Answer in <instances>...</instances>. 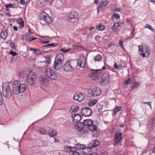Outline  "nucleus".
<instances>
[{"label": "nucleus", "mask_w": 155, "mask_h": 155, "mask_svg": "<svg viewBox=\"0 0 155 155\" xmlns=\"http://www.w3.org/2000/svg\"><path fill=\"white\" fill-rule=\"evenodd\" d=\"M77 133L79 135L83 136H85L89 134L88 131L87 129L82 128L78 130Z\"/></svg>", "instance_id": "obj_16"}, {"label": "nucleus", "mask_w": 155, "mask_h": 155, "mask_svg": "<svg viewBox=\"0 0 155 155\" xmlns=\"http://www.w3.org/2000/svg\"><path fill=\"white\" fill-rule=\"evenodd\" d=\"M5 7L7 8H15L14 5L13 4H6L5 5Z\"/></svg>", "instance_id": "obj_42"}, {"label": "nucleus", "mask_w": 155, "mask_h": 155, "mask_svg": "<svg viewBox=\"0 0 155 155\" xmlns=\"http://www.w3.org/2000/svg\"><path fill=\"white\" fill-rule=\"evenodd\" d=\"M143 103L144 104H147L149 105L150 107L151 108V103L150 102H143Z\"/></svg>", "instance_id": "obj_57"}, {"label": "nucleus", "mask_w": 155, "mask_h": 155, "mask_svg": "<svg viewBox=\"0 0 155 155\" xmlns=\"http://www.w3.org/2000/svg\"><path fill=\"white\" fill-rule=\"evenodd\" d=\"M145 28H148L149 29L152 31H153L154 30V28H152L150 25L148 24H147L145 25Z\"/></svg>", "instance_id": "obj_44"}, {"label": "nucleus", "mask_w": 155, "mask_h": 155, "mask_svg": "<svg viewBox=\"0 0 155 155\" xmlns=\"http://www.w3.org/2000/svg\"><path fill=\"white\" fill-rule=\"evenodd\" d=\"M91 110L88 107H84L82 108L81 113L82 115L85 117H89L92 114Z\"/></svg>", "instance_id": "obj_10"}, {"label": "nucleus", "mask_w": 155, "mask_h": 155, "mask_svg": "<svg viewBox=\"0 0 155 155\" xmlns=\"http://www.w3.org/2000/svg\"><path fill=\"white\" fill-rule=\"evenodd\" d=\"M78 94L76 93L75 94L73 97V99L76 101H79V98H78Z\"/></svg>", "instance_id": "obj_46"}, {"label": "nucleus", "mask_w": 155, "mask_h": 155, "mask_svg": "<svg viewBox=\"0 0 155 155\" xmlns=\"http://www.w3.org/2000/svg\"><path fill=\"white\" fill-rule=\"evenodd\" d=\"M57 46V44L56 43H52L51 44H49V46H51L53 47H55Z\"/></svg>", "instance_id": "obj_56"}, {"label": "nucleus", "mask_w": 155, "mask_h": 155, "mask_svg": "<svg viewBox=\"0 0 155 155\" xmlns=\"http://www.w3.org/2000/svg\"><path fill=\"white\" fill-rule=\"evenodd\" d=\"M39 131L40 133L42 135H45L47 131L45 129L43 128H40L39 129Z\"/></svg>", "instance_id": "obj_39"}, {"label": "nucleus", "mask_w": 155, "mask_h": 155, "mask_svg": "<svg viewBox=\"0 0 155 155\" xmlns=\"http://www.w3.org/2000/svg\"><path fill=\"white\" fill-rule=\"evenodd\" d=\"M41 42L43 44H47L48 43V41H42V40H41Z\"/></svg>", "instance_id": "obj_60"}, {"label": "nucleus", "mask_w": 155, "mask_h": 155, "mask_svg": "<svg viewBox=\"0 0 155 155\" xmlns=\"http://www.w3.org/2000/svg\"><path fill=\"white\" fill-rule=\"evenodd\" d=\"M49 140H50V143H58L60 140L58 139H56L54 137H50Z\"/></svg>", "instance_id": "obj_26"}, {"label": "nucleus", "mask_w": 155, "mask_h": 155, "mask_svg": "<svg viewBox=\"0 0 155 155\" xmlns=\"http://www.w3.org/2000/svg\"><path fill=\"white\" fill-rule=\"evenodd\" d=\"M60 50L61 51L64 53H67L68 51L71 50V49L70 48H68V49L65 48H61Z\"/></svg>", "instance_id": "obj_45"}, {"label": "nucleus", "mask_w": 155, "mask_h": 155, "mask_svg": "<svg viewBox=\"0 0 155 155\" xmlns=\"http://www.w3.org/2000/svg\"><path fill=\"white\" fill-rule=\"evenodd\" d=\"M9 53L10 54L14 56H15L17 55V54L15 52L12 51H10L9 52Z\"/></svg>", "instance_id": "obj_51"}, {"label": "nucleus", "mask_w": 155, "mask_h": 155, "mask_svg": "<svg viewBox=\"0 0 155 155\" xmlns=\"http://www.w3.org/2000/svg\"><path fill=\"white\" fill-rule=\"evenodd\" d=\"M91 149V148L90 147L89 145V147H87L85 146V147L83 148L82 150V152L84 154H88V152L90 151Z\"/></svg>", "instance_id": "obj_22"}, {"label": "nucleus", "mask_w": 155, "mask_h": 155, "mask_svg": "<svg viewBox=\"0 0 155 155\" xmlns=\"http://www.w3.org/2000/svg\"><path fill=\"white\" fill-rule=\"evenodd\" d=\"M72 155H80L78 152L77 151H74L72 153Z\"/></svg>", "instance_id": "obj_58"}, {"label": "nucleus", "mask_w": 155, "mask_h": 155, "mask_svg": "<svg viewBox=\"0 0 155 155\" xmlns=\"http://www.w3.org/2000/svg\"><path fill=\"white\" fill-rule=\"evenodd\" d=\"M36 5L39 8L42 7L44 5V2L38 0L36 2Z\"/></svg>", "instance_id": "obj_38"}, {"label": "nucleus", "mask_w": 155, "mask_h": 155, "mask_svg": "<svg viewBox=\"0 0 155 155\" xmlns=\"http://www.w3.org/2000/svg\"><path fill=\"white\" fill-rule=\"evenodd\" d=\"M91 72L89 74V76L92 80H97L98 79L99 76L98 74L101 73L103 71L102 69H92L91 70Z\"/></svg>", "instance_id": "obj_7"}, {"label": "nucleus", "mask_w": 155, "mask_h": 155, "mask_svg": "<svg viewBox=\"0 0 155 155\" xmlns=\"http://www.w3.org/2000/svg\"><path fill=\"white\" fill-rule=\"evenodd\" d=\"M97 102L96 100H92L88 102V104L89 106H92L94 105Z\"/></svg>", "instance_id": "obj_35"}, {"label": "nucleus", "mask_w": 155, "mask_h": 155, "mask_svg": "<svg viewBox=\"0 0 155 155\" xmlns=\"http://www.w3.org/2000/svg\"><path fill=\"white\" fill-rule=\"evenodd\" d=\"M71 117L73 118V121L76 122H78L81 120L82 118L81 115L79 114H75L74 115H72Z\"/></svg>", "instance_id": "obj_17"}, {"label": "nucleus", "mask_w": 155, "mask_h": 155, "mask_svg": "<svg viewBox=\"0 0 155 155\" xmlns=\"http://www.w3.org/2000/svg\"><path fill=\"white\" fill-rule=\"evenodd\" d=\"M96 28L99 31H101L104 30L105 28V27L104 25L99 24L96 27Z\"/></svg>", "instance_id": "obj_37"}, {"label": "nucleus", "mask_w": 155, "mask_h": 155, "mask_svg": "<svg viewBox=\"0 0 155 155\" xmlns=\"http://www.w3.org/2000/svg\"><path fill=\"white\" fill-rule=\"evenodd\" d=\"M79 109V107L78 106L76 107H72L70 110L71 113L76 112Z\"/></svg>", "instance_id": "obj_33"}, {"label": "nucleus", "mask_w": 155, "mask_h": 155, "mask_svg": "<svg viewBox=\"0 0 155 155\" xmlns=\"http://www.w3.org/2000/svg\"><path fill=\"white\" fill-rule=\"evenodd\" d=\"M113 16L115 18L117 19L119 18L120 17V15L117 13L114 14L113 15Z\"/></svg>", "instance_id": "obj_49"}, {"label": "nucleus", "mask_w": 155, "mask_h": 155, "mask_svg": "<svg viewBox=\"0 0 155 155\" xmlns=\"http://www.w3.org/2000/svg\"><path fill=\"white\" fill-rule=\"evenodd\" d=\"M10 45L12 48H14L15 47V45L14 43H10Z\"/></svg>", "instance_id": "obj_61"}, {"label": "nucleus", "mask_w": 155, "mask_h": 155, "mask_svg": "<svg viewBox=\"0 0 155 155\" xmlns=\"http://www.w3.org/2000/svg\"><path fill=\"white\" fill-rule=\"evenodd\" d=\"M131 80L129 78L127 81H124V84L125 85H127L130 84V81Z\"/></svg>", "instance_id": "obj_47"}, {"label": "nucleus", "mask_w": 155, "mask_h": 155, "mask_svg": "<svg viewBox=\"0 0 155 155\" xmlns=\"http://www.w3.org/2000/svg\"><path fill=\"white\" fill-rule=\"evenodd\" d=\"M77 65L80 68H83L85 66V59L84 58L80 57L77 60Z\"/></svg>", "instance_id": "obj_15"}, {"label": "nucleus", "mask_w": 155, "mask_h": 155, "mask_svg": "<svg viewBox=\"0 0 155 155\" xmlns=\"http://www.w3.org/2000/svg\"><path fill=\"white\" fill-rule=\"evenodd\" d=\"M101 57L100 55L98 54L95 57L94 59L95 61H98L101 59Z\"/></svg>", "instance_id": "obj_43"}, {"label": "nucleus", "mask_w": 155, "mask_h": 155, "mask_svg": "<svg viewBox=\"0 0 155 155\" xmlns=\"http://www.w3.org/2000/svg\"><path fill=\"white\" fill-rule=\"evenodd\" d=\"M103 106L99 104H98L96 105L95 107V110L97 111L100 113L102 111V109Z\"/></svg>", "instance_id": "obj_31"}, {"label": "nucleus", "mask_w": 155, "mask_h": 155, "mask_svg": "<svg viewBox=\"0 0 155 155\" xmlns=\"http://www.w3.org/2000/svg\"><path fill=\"white\" fill-rule=\"evenodd\" d=\"M79 128V127L78 124H76L75 125V128L76 129H78Z\"/></svg>", "instance_id": "obj_64"}, {"label": "nucleus", "mask_w": 155, "mask_h": 155, "mask_svg": "<svg viewBox=\"0 0 155 155\" xmlns=\"http://www.w3.org/2000/svg\"><path fill=\"white\" fill-rule=\"evenodd\" d=\"M78 13L75 11L71 12L67 17L66 18L68 21H71L73 22H76L78 20Z\"/></svg>", "instance_id": "obj_8"}, {"label": "nucleus", "mask_w": 155, "mask_h": 155, "mask_svg": "<svg viewBox=\"0 0 155 155\" xmlns=\"http://www.w3.org/2000/svg\"><path fill=\"white\" fill-rule=\"evenodd\" d=\"M10 82H5L2 84V91L4 97L10 98L12 96V93L10 85Z\"/></svg>", "instance_id": "obj_2"}, {"label": "nucleus", "mask_w": 155, "mask_h": 155, "mask_svg": "<svg viewBox=\"0 0 155 155\" xmlns=\"http://www.w3.org/2000/svg\"><path fill=\"white\" fill-rule=\"evenodd\" d=\"M138 47L139 51L142 52L141 54L143 58H148L150 56L151 51L148 45H145L144 47L142 46H138Z\"/></svg>", "instance_id": "obj_4"}, {"label": "nucleus", "mask_w": 155, "mask_h": 155, "mask_svg": "<svg viewBox=\"0 0 155 155\" xmlns=\"http://www.w3.org/2000/svg\"><path fill=\"white\" fill-rule=\"evenodd\" d=\"M62 63L63 62L61 61L55 59L53 66L54 69L55 70H58L60 69L62 66Z\"/></svg>", "instance_id": "obj_11"}, {"label": "nucleus", "mask_w": 155, "mask_h": 155, "mask_svg": "<svg viewBox=\"0 0 155 155\" xmlns=\"http://www.w3.org/2000/svg\"><path fill=\"white\" fill-rule=\"evenodd\" d=\"M74 62L72 61H66L63 66L64 71L67 72H71L74 71Z\"/></svg>", "instance_id": "obj_6"}, {"label": "nucleus", "mask_w": 155, "mask_h": 155, "mask_svg": "<svg viewBox=\"0 0 155 155\" xmlns=\"http://www.w3.org/2000/svg\"><path fill=\"white\" fill-rule=\"evenodd\" d=\"M119 45L122 48H123L124 47L123 46V43L124 42V41L123 40H121V39H120L119 40Z\"/></svg>", "instance_id": "obj_50"}, {"label": "nucleus", "mask_w": 155, "mask_h": 155, "mask_svg": "<svg viewBox=\"0 0 155 155\" xmlns=\"http://www.w3.org/2000/svg\"><path fill=\"white\" fill-rule=\"evenodd\" d=\"M25 76V74L24 71H21L19 73V76L21 78H23Z\"/></svg>", "instance_id": "obj_41"}, {"label": "nucleus", "mask_w": 155, "mask_h": 155, "mask_svg": "<svg viewBox=\"0 0 155 155\" xmlns=\"http://www.w3.org/2000/svg\"><path fill=\"white\" fill-rule=\"evenodd\" d=\"M122 139V134L121 133L116 134L115 135L114 139V144L116 145L118 144L121 140Z\"/></svg>", "instance_id": "obj_12"}, {"label": "nucleus", "mask_w": 155, "mask_h": 155, "mask_svg": "<svg viewBox=\"0 0 155 155\" xmlns=\"http://www.w3.org/2000/svg\"><path fill=\"white\" fill-rule=\"evenodd\" d=\"M97 127L93 124L88 127V129L92 131H96L97 129Z\"/></svg>", "instance_id": "obj_29"}, {"label": "nucleus", "mask_w": 155, "mask_h": 155, "mask_svg": "<svg viewBox=\"0 0 155 155\" xmlns=\"http://www.w3.org/2000/svg\"><path fill=\"white\" fill-rule=\"evenodd\" d=\"M101 92V91L100 89L98 87H97L93 89L91 91V93L93 96L96 97L100 95Z\"/></svg>", "instance_id": "obj_14"}, {"label": "nucleus", "mask_w": 155, "mask_h": 155, "mask_svg": "<svg viewBox=\"0 0 155 155\" xmlns=\"http://www.w3.org/2000/svg\"><path fill=\"white\" fill-rule=\"evenodd\" d=\"M29 50L32 51H35L36 50V49L35 48H29Z\"/></svg>", "instance_id": "obj_63"}, {"label": "nucleus", "mask_w": 155, "mask_h": 155, "mask_svg": "<svg viewBox=\"0 0 155 155\" xmlns=\"http://www.w3.org/2000/svg\"><path fill=\"white\" fill-rule=\"evenodd\" d=\"M121 110L122 107H121L116 106L114 109V112L113 113V115H115L117 113Z\"/></svg>", "instance_id": "obj_25"}, {"label": "nucleus", "mask_w": 155, "mask_h": 155, "mask_svg": "<svg viewBox=\"0 0 155 155\" xmlns=\"http://www.w3.org/2000/svg\"><path fill=\"white\" fill-rule=\"evenodd\" d=\"M16 21L18 24H19V28L20 29H22L24 25V21L22 18H20L17 19Z\"/></svg>", "instance_id": "obj_19"}, {"label": "nucleus", "mask_w": 155, "mask_h": 155, "mask_svg": "<svg viewBox=\"0 0 155 155\" xmlns=\"http://www.w3.org/2000/svg\"><path fill=\"white\" fill-rule=\"evenodd\" d=\"M84 124L88 127L93 124V122L91 119H86L84 120L83 121Z\"/></svg>", "instance_id": "obj_21"}, {"label": "nucleus", "mask_w": 155, "mask_h": 155, "mask_svg": "<svg viewBox=\"0 0 155 155\" xmlns=\"http://www.w3.org/2000/svg\"><path fill=\"white\" fill-rule=\"evenodd\" d=\"M120 66L119 65L118 66L117 64V63H115L114 65V68L117 69H118L119 68V67Z\"/></svg>", "instance_id": "obj_52"}, {"label": "nucleus", "mask_w": 155, "mask_h": 155, "mask_svg": "<svg viewBox=\"0 0 155 155\" xmlns=\"http://www.w3.org/2000/svg\"><path fill=\"white\" fill-rule=\"evenodd\" d=\"M64 0H58L57 2V5L58 7H61L64 5Z\"/></svg>", "instance_id": "obj_30"}, {"label": "nucleus", "mask_w": 155, "mask_h": 155, "mask_svg": "<svg viewBox=\"0 0 155 155\" xmlns=\"http://www.w3.org/2000/svg\"><path fill=\"white\" fill-rule=\"evenodd\" d=\"M123 10V8H116L115 9V11L117 12H120Z\"/></svg>", "instance_id": "obj_53"}, {"label": "nucleus", "mask_w": 155, "mask_h": 155, "mask_svg": "<svg viewBox=\"0 0 155 155\" xmlns=\"http://www.w3.org/2000/svg\"><path fill=\"white\" fill-rule=\"evenodd\" d=\"M19 2L21 5H23L25 4V0H20Z\"/></svg>", "instance_id": "obj_55"}, {"label": "nucleus", "mask_w": 155, "mask_h": 155, "mask_svg": "<svg viewBox=\"0 0 155 155\" xmlns=\"http://www.w3.org/2000/svg\"><path fill=\"white\" fill-rule=\"evenodd\" d=\"M43 16L44 17V18H43V20L45 21H46V22L47 23H48V22L47 21H46V18H47V17L45 15H43Z\"/></svg>", "instance_id": "obj_62"}, {"label": "nucleus", "mask_w": 155, "mask_h": 155, "mask_svg": "<svg viewBox=\"0 0 155 155\" xmlns=\"http://www.w3.org/2000/svg\"><path fill=\"white\" fill-rule=\"evenodd\" d=\"M155 124V118H153V120H152V123H151V125H152V127H153L154 126Z\"/></svg>", "instance_id": "obj_54"}, {"label": "nucleus", "mask_w": 155, "mask_h": 155, "mask_svg": "<svg viewBox=\"0 0 155 155\" xmlns=\"http://www.w3.org/2000/svg\"><path fill=\"white\" fill-rule=\"evenodd\" d=\"M78 98H79V101L81 102L83 101L85 97V95L84 94L82 93H81L80 94H78Z\"/></svg>", "instance_id": "obj_32"}, {"label": "nucleus", "mask_w": 155, "mask_h": 155, "mask_svg": "<svg viewBox=\"0 0 155 155\" xmlns=\"http://www.w3.org/2000/svg\"><path fill=\"white\" fill-rule=\"evenodd\" d=\"M37 74L33 72H30L27 75L26 77V82L27 84L33 85L37 81Z\"/></svg>", "instance_id": "obj_3"}, {"label": "nucleus", "mask_w": 155, "mask_h": 155, "mask_svg": "<svg viewBox=\"0 0 155 155\" xmlns=\"http://www.w3.org/2000/svg\"><path fill=\"white\" fill-rule=\"evenodd\" d=\"M50 72L49 73V78L55 80L58 77V74L55 71H54L52 70H50Z\"/></svg>", "instance_id": "obj_13"}, {"label": "nucleus", "mask_w": 155, "mask_h": 155, "mask_svg": "<svg viewBox=\"0 0 155 155\" xmlns=\"http://www.w3.org/2000/svg\"><path fill=\"white\" fill-rule=\"evenodd\" d=\"M73 149H74V147H70L68 146H65L64 147V150L67 152H69L74 151Z\"/></svg>", "instance_id": "obj_23"}, {"label": "nucleus", "mask_w": 155, "mask_h": 155, "mask_svg": "<svg viewBox=\"0 0 155 155\" xmlns=\"http://www.w3.org/2000/svg\"><path fill=\"white\" fill-rule=\"evenodd\" d=\"M37 54H40V50L39 49H37L35 51H34Z\"/></svg>", "instance_id": "obj_59"}, {"label": "nucleus", "mask_w": 155, "mask_h": 155, "mask_svg": "<svg viewBox=\"0 0 155 155\" xmlns=\"http://www.w3.org/2000/svg\"><path fill=\"white\" fill-rule=\"evenodd\" d=\"M109 3L107 1H103L100 3L99 7L103 8L105 7Z\"/></svg>", "instance_id": "obj_27"}, {"label": "nucleus", "mask_w": 155, "mask_h": 155, "mask_svg": "<svg viewBox=\"0 0 155 155\" xmlns=\"http://www.w3.org/2000/svg\"><path fill=\"white\" fill-rule=\"evenodd\" d=\"M85 147V145H82L80 143H77L75 145L74 149H82Z\"/></svg>", "instance_id": "obj_28"}, {"label": "nucleus", "mask_w": 155, "mask_h": 155, "mask_svg": "<svg viewBox=\"0 0 155 155\" xmlns=\"http://www.w3.org/2000/svg\"><path fill=\"white\" fill-rule=\"evenodd\" d=\"M45 72L46 75L40 76L39 77V80L41 84L42 85L43 87L45 88H47L48 84V71L47 69H45Z\"/></svg>", "instance_id": "obj_5"}, {"label": "nucleus", "mask_w": 155, "mask_h": 155, "mask_svg": "<svg viewBox=\"0 0 155 155\" xmlns=\"http://www.w3.org/2000/svg\"><path fill=\"white\" fill-rule=\"evenodd\" d=\"M118 26H119V24L118 23H115L112 28V30L113 31H116L118 29Z\"/></svg>", "instance_id": "obj_36"}, {"label": "nucleus", "mask_w": 155, "mask_h": 155, "mask_svg": "<svg viewBox=\"0 0 155 155\" xmlns=\"http://www.w3.org/2000/svg\"><path fill=\"white\" fill-rule=\"evenodd\" d=\"M140 84V83H137L136 82L134 83L132 86V89H134L137 88L139 86Z\"/></svg>", "instance_id": "obj_40"}, {"label": "nucleus", "mask_w": 155, "mask_h": 155, "mask_svg": "<svg viewBox=\"0 0 155 155\" xmlns=\"http://www.w3.org/2000/svg\"><path fill=\"white\" fill-rule=\"evenodd\" d=\"M8 32L6 31H3L1 33V38L4 39H5L8 36Z\"/></svg>", "instance_id": "obj_24"}, {"label": "nucleus", "mask_w": 155, "mask_h": 155, "mask_svg": "<svg viewBox=\"0 0 155 155\" xmlns=\"http://www.w3.org/2000/svg\"><path fill=\"white\" fill-rule=\"evenodd\" d=\"M33 33L31 31L30 29L28 30V32L25 34V35L27 37H28L31 36Z\"/></svg>", "instance_id": "obj_48"}, {"label": "nucleus", "mask_w": 155, "mask_h": 155, "mask_svg": "<svg viewBox=\"0 0 155 155\" xmlns=\"http://www.w3.org/2000/svg\"><path fill=\"white\" fill-rule=\"evenodd\" d=\"M10 83L12 85L13 92L15 94L17 95L19 93H22L26 89L25 84L21 83L20 81L16 80L14 81H10Z\"/></svg>", "instance_id": "obj_1"}, {"label": "nucleus", "mask_w": 155, "mask_h": 155, "mask_svg": "<svg viewBox=\"0 0 155 155\" xmlns=\"http://www.w3.org/2000/svg\"><path fill=\"white\" fill-rule=\"evenodd\" d=\"M99 144V141L96 140H93L89 143V145L90 147H91V148H94L97 146Z\"/></svg>", "instance_id": "obj_18"}, {"label": "nucleus", "mask_w": 155, "mask_h": 155, "mask_svg": "<svg viewBox=\"0 0 155 155\" xmlns=\"http://www.w3.org/2000/svg\"><path fill=\"white\" fill-rule=\"evenodd\" d=\"M57 134V132L56 130H49V135L50 137H54Z\"/></svg>", "instance_id": "obj_34"}, {"label": "nucleus", "mask_w": 155, "mask_h": 155, "mask_svg": "<svg viewBox=\"0 0 155 155\" xmlns=\"http://www.w3.org/2000/svg\"><path fill=\"white\" fill-rule=\"evenodd\" d=\"M110 81L109 75L107 74H104L101 77L100 84L102 85H105L108 84Z\"/></svg>", "instance_id": "obj_9"}, {"label": "nucleus", "mask_w": 155, "mask_h": 155, "mask_svg": "<svg viewBox=\"0 0 155 155\" xmlns=\"http://www.w3.org/2000/svg\"><path fill=\"white\" fill-rule=\"evenodd\" d=\"M64 56L62 54H57L55 58V59L57 60L63 62L64 61Z\"/></svg>", "instance_id": "obj_20"}]
</instances>
